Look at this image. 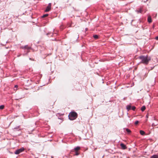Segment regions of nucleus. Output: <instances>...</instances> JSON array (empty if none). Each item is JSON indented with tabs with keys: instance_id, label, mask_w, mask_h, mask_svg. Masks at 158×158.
I'll list each match as a JSON object with an SVG mask.
<instances>
[{
	"instance_id": "nucleus-1",
	"label": "nucleus",
	"mask_w": 158,
	"mask_h": 158,
	"mask_svg": "<svg viewBox=\"0 0 158 158\" xmlns=\"http://www.w3.org/2000/svg\"><path fill=\"white\" fill-rule=\"evenodd\" d=\"M139 59L141 60V62L145 65H147L148 64L149 62L151 60V58L148 55L141 56H139Z\"/></svg>"
},
{
	"instance_id": "nucleus-2",
	"label": "nucleus",
	"mask_w": 158,
	"mask_h": 158,
	"mask_svg": "<svg viewBox=\"0 0 158 158\" xmlns=\"http://www.w3.org/2000/svg\"><path fill=\"white\" fill-rule=\"evenodd\" d=\"M77 117V113L75 112H71L69 115L68 117L69 119L73 120L76 119Z\"/></svg>"
},
{
	"instance_id": "nucleus-3",
	"label": "nucleus",
	"mask_w": 158,
	"mask_h": 158,
	"mask_svg": "<svg viewBox=\"0 0 158 158\" xmlns=\"http://www.w3.org/2000/svg\"><path fill=\"white\" fill-rule=\"evenodd\" d=\"M25 150V149L23 147H22L20 149L17 150L15 152V154L18 155L20 154V153L23 152Z\"/></svg>"
},
{
	"instance_id": "nucleus-4",
	"label": "nucleus",
	"mask_w": 158,
	"mask_h": 158,
	"mask_svg": "<svg viewBox=\"0 0 158 158\" xmlns=\"http://www.w3.org/2000/svg\"><path fill=\"white\" fill-rule=\"evenodd\" d=\"M51 6H52V3H49L48 4V5L46 9L45 10V12H47L49 11L51 9Z\"/></svg>"
},
{
	"instance_id": "nucleus-5",
	"label": "nucleus",
	"mask_w": 158,
	"mask_h": 158,
	"mask_svg": "<svg viewBox=\"0 0 158 158\" xmlns=\"http://www.w3.org/2000/svg\"><path fill=\"white\" fill-rule=\"evenodd\" d=\"M21 48L23 49H27V50L31 48L30 47L28 46L27 45H26L24 46H22Z\"/></svg>"
},
{
	"instance_id": "nucleus-6",
	"label": "nucleus",
	"mask_w": 158,
	"mask_h": 158,
	"mask_svg": "<svg viewBox=\"0 0 158 158\" xmlns=\"http://www.w3.org/2000/svg\"><path fill=\"white\" fill-rule=\"evenodd\" d=\"M120 146L123 149H125L127 148V147L123 143H121L120 144Z\"/></svg>"
},
{
	"instance_id": "nucleus-7",
	"label": "nucleus",
	"mask_w": 158,
	"mask_h": 158,
	"mask_svg": "<svg viewBox=\"0 0 158 158\" xmlns=\"http://www.w3.org/2000/svg\"><path fill=\"white\" fill-rule=\"evenodd\" d=\"M135 11L137 12L138 14L139 13H141L143 11V10H142L141 8H140L138 10H135Z\"/></svg>"
},
{
	"instance_id": "nucleus-8",
	"label": "nucleus",
	"mask_w": 158,
	"mask_h": 158,
	"mask_svg": "<svg viewBox=\"0 0 158 158\" xmlns=\"http://www.w3.org/2000/svg\"><path fill=\"white\" fill-rule=\"evenodd\" d=\"M148 21L149 23H151L152 22V20L151 17L150 16H148Z\"/></svg>"
},
{
	"instance_id": "nucleus-9",
	"label": "nucleus",
	"mask_w": 158,
	"mask_h": 158,
	"mask_svg": "<svg viewBox=\"0 0 158 158\" xmlns=\"http://www.w3.org/2000/svg\"><path fill=\"white\" fill-rule=\"evenodd\" d=\"M150 158H158V154L154 155L151 156Z\"/></svg>"
},
{
	"instance_id": "nucleus-10",
	"label": "nucleus",
	"mask_w": 158,
	"mask_h": 158,
	"mask_svg": "<svg viewBox=\"0 0 158 158\" xmlns=\"http://www.w3.org/2000/svg\"><path fill=\"white\" fill-rule=\"evenodd\" d=\"M131 106L128 105L127 106V109L128 111L131 109Z\"/></svg>"
},
{
	"instance_id": "nucleus-11",
	"label": "nucleus",
	"mask_w": 158,
	"mask_h": 158,
	"mask_svg": "<svg viewBox=\"0 0 158 158\" xmlns=\"http://www.w3.org/2000/svg\"><path fill=\"white\" fill-rule=\"evenodd\" d=\"M145 109L146 107L144 106H143L141 108V110L142 112Z\"/></svg>"
},
{
	"instance_id": "nucleus-12",
	"label": "nucleus",
	"mask_w": 158,
	"mask_h": 158,
	"mask_svg": "<svg viewBox=\"0 0 158 158\" xmlns=\"http://www.w3.org/2000/svg\"><path fill=\"white\" fill-rule=\"evenodd\" d=\"M126 131L127 132L128 134H130L131 133V130L128 128H126Z\"/></svg>"
},
{
	"instance_id": "nucleus-13",
	"label": "nucleus",
	"mask_w": 158,
	"mask_h": 158,
	"mask_svg": "<svg viewBox=\"0 0 158 158\" xmlns=\"http://www.w3.org/2000/svg\"><path fill=\"white\" fill-rule=\"evenodd\" d=\"M140 133L141 135H144L145 134V132L144 131H142V130H140Z\"/></svg>"
},
{
	"instance_id": "nucleus-14",
	"label": "nucleus",
	"mask_w": 158,
	"mask_h": 158,
	"mask_svg": "<svg viewBox=\"0 0 158 158\" xmlns=\"http://www.w3.org/2000/svg\"><path fill=\"white\" fill-rule=\"evenodd\" d=\"M93 36L94 38L95 39H98V36L96 35H93Z\"/></svg>"
},
{
	"instance_id": "nucleus-15",
	"label": "nucleus",
	"mask_w": 158,
	"mask_h": 158,
	"mask_svg": "<svg viewBox=\"0 0 158 158\" xmlns=\"http://www.w3.org/2000/svg\"><path fill=\"white\" fill-rule=\"evenodd\" d=\"M80 147H77L74 148V149L75 151H77V150H79L80 149Z\"/></svg>"
},
{
	"instance_id": "nucleus-16",
	"label": "nucleus",
	"mask_w": 158,
	"mask_h": 158,
	"mask_svg": "<svg viewBox=\"0 0 158 158\" xmlns=\"http://www.w3.org/2000/svg\"><path fill=\"white\" fill-rule=\"evenodd\" d=\"M4 107V106L3 105H2L0 106V109H3Z\"/></svg>"
},
{
	"instance_id": "nucleus-17",
	"label": "nucleus",
	"mask_w": 158,
	"mask_h": 158,
	"mask_svg": "<svg viewBox=\"0 0 158 158\" xmlns=\"http://www.w3.org/2000/svg\"><path fill=\"white\" fill-rule=\"evenodd\" d=\"M136 107L135 106H132L131 107V109L133 110H135V109Z\"/></svg>"
},
{
	"instance_id": "nucleus-18",
	"label": "nucleus",
	"mask_w": 158,
	"mask_h": 158,
	"mask_svg": "<svg viewBox=\"0 0 158 158\" xmlns=\"http://www.w3.org/2000/svg\"><path fill=\"white\" fill-rule=\"evenodd\" d=\"M48 14H45V15H44L42 16V17L43 18L45 17H46L47 16H48Z\"/></svg>"
},
{
	"instance_id": "nucleus-19",
	"label": "nucleus",
	"mask_w": 158,
	"mask_h": 158,
	"mask_svg": "<svg viewBox=\"0 0 158 158\" xmlns=\"http://www.w3.org/2000/svg\"><path fill=\"white\" fill-rule=\"evenodd\" d=\"M79 153H78V152L77 151H76L75 152V155H76V156H78V155H79Z\"/></svg>"
},
{
	"instance_id": "nucleus-20",
	"label": "nucleus",
	"mask_w": 158,
	"mask_h": 158,
	"mask_svg": "<svg viewBox=\"0 0 158 158\" xmlns=\"http://www.w3.org/2000/svg\"><path fill=\"white\" fill-rule=\"evenodd\" d=\"M138 123H139V121H136L135 122V124L136 125H137Z\"/></svg>"
},
{
	"instance_id": "nucleus-21",
	"label": "nucleus",
	"mask_w": 158,
	"mask_h": 158,
	"mask_svg": "<svg viewBox=\"0 0 158 158\" xmlns=\"http://www.w3.org/2000/svg\"><path fill=\"white\" fill-rule=\"evenodd\" d=\"M155 39L157 40H158V36L156 37L155 38Z\"/></svg>"
},
{
	"instance_id": "nucleus-22",
	"label": "nucleus",
	"mask_w": 158,
	"mask_h": 158,
	"mask_svg": "<svg viewBox=\"0 0 158 158\" xmlns=\"http://www.w3.org/2000/svg\"><path fill=\"white\" fill-rule=\"evenodd\" d=\"M19 126H18V127H15V128H14V129H17V128H19Z\"/></svg>"
},
{
	"instance_id": "nucleus-23",
	"label": "nucleus",
	"mask_w": 158,
	"mask_h": 158,
	"mask_svg": "<svg viewBox=\"0 0 158 158\" xmlns=\"http://www.w3.org/2000/svg\"><path fill=\"white\" fill-rule=\"evenodd\" d=\"M18 87V85H15V88H17Z\"/></svg>"
},
{
	"instance_id": "nucleus-24",
	"label": "nucleus",
	"mask_w": 158,
	"mask_h": 158,
	"mask_svg": "<svg viewBox=\"0 0 158 158\" xmlns=\"http://www.w3.org/2000/svg\"><path fill=\"white\" fill-rule=\"evenodd\" d=\"M21 54H20V55H17V56L18 57H19L20 56H21Z\"/></svg>"
},
{
	"instance_id": "nucleus-25",
	"label": "nucleus",
	"mask_w": 158,
	"mask_h": 158,
	"mask_svg": "<svg viewBox=\"0 0 158 158\" xmlns=\"http://www.w3.org/2000/svg\"><path fill=\"white\" fill-rule=\"evenodd\" d=\"M146 117L147 118H148V115L147 114L146 116Z\"/></svg>"
},
{
	"instance_id": "nucleus-26",
	"label": "nucleus",
	"mask_w": 158,
	"mask_h": 158,
	"mask_svg": "<svg viewBox=\"0 0 158 158\" xmlns=\"http://www.w3.org/2000/svg\"><path fill=\"white\" fill-rule=\"evenodd\" d=\"M87 30H88V28H86L85 29V30H86V31H87Z\"/></svg>"
},
{
	"instance_id": "nucleus-27",
	"label": "nucleus",
	"mask_w": 158,
	"mask_h": 158,
	"mask_svg": "<svg viewBox=\"0 0 158 158\" xmlns=\"http://www.w3.org/2000/svg\"><path fill=\"white\" fill-rule=\"evenodd\" d=\"M52 35H53V34H52L51 35V36H52Z\"/></svg>"
},
{
	"instance_id": "nucleus-28",
	"label": "nucleus",
	"mask_w": 158,
	"mask_h": 158,
	"mask_svg": "<svg viewBox=\"0 0 158 158\" xmlns=\"http://www.w3.org/2000/svg\"><path fill=\"white\" fill-rule=\"evenodd\" d=\"M51 157H52V158H53V157L52 156Z\"/></svg>"
}]
</instances>
